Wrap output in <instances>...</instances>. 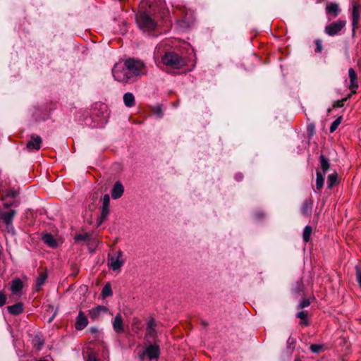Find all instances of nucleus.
<instances>
[{"label": "nucleus", "instance_id": "9b49d317", "mask_svg": "<svg viewBox=\"0 0 361 361\" xmlns=\"http://www.w3.org/2000/svg\"><path fill=\"white\" fill-rule=\"evenodd\" d=\"M109 309L104 305H98L89 310V316L92 320L98 319L102 314L107 313Z\"/></svg>", "mask_w": 361, "mask_h": 361}, {"label": "nucleus", "instance_id": "72a5a7b5", "mask_svg": "<svg viewBox=\"0 0 361 361\" xmlns=\"http://www.w3.org/2000/svg\"><path fill=\"white\" fill-rule=\"evenodd\" d=\"M307 315V314L305 311H301L297 314V317L300 318L302 320H304V324L308 325V322L306 320Z\"/></svg>", "mask_w": 361, "mask_h": 361}, {"label": "nucleus", "instance_id": "1a4fd4ad", "mask_svg": "<svg viewBox=\"0 0 361 361\" xmlns=\"http://www.w3.org/2000/svg\"><path fill=\"white\" fill-rule=\"evenodd\" d=\"M110 197L108 194L104 195L102 199V207L101 209V215L99 219L97 226H100L102 222L107 218L109 214Z\"/></svg>", "mask_w": 361, "mask_h": 361}, {"label": "nucleus", "instance_id": "58836bf2", "mask_svg": "<svg viewBox=\"0 0 361 361\" xmlns=\"http://www.w3.org/2000/svg\"><path fill=\"white\" fill-rule=\"evenodd\" d=\"M87 361H98V360L96 357V355L93 353H91L89 354Z\"/></svg>", "mask_w": 361, "mask_h": 361}, {"label": "nucleus", "instance_id": "0eeeda50", "mask_svg": "<svg viewBox=\"0 0 361 361\" xmlns=\"http://www.w3.org/2000/svg\"><path fill=\"white\" fill-rule=\"evenodd\" d=\"M16 214V211L12 209L9 212H2L1 214V219L6 225L5 230L11 234H14L15 230L13 226V220Z\"/></svg>", "mask_w": 361, "mask_h": 361}, {"label": "nucleus", "instance_id": "bb28decb", "mask_svg": "<svg viewBox=\"0 0 361 361\" xmlns=\"http://www.w3.org/2000/svg\"><path fill=\"white\" fill-rule=\"evenodd\" d=\"M312 231V230L311 226H306L305 227V228L303 230V233H302V238L305 243H307L310 240Z\"/></svg>", "mask_w": 361, "mask_h": 361}, {"label": "nucleus", "instance_id": "cd10ccee", "mask_svg": "<svg viewBox=\"0 0 361 361\" xmlns=\"http://www.w3.org/2000/svg\"><path fill=\"white\" fill-rule=\"evenodd\" d=\"M112 294H113V293H112L111 285L109 283H106L102 288V295L103 298L111 296V295H112Z\"/></svg>", "mask_w": 361, "mask_h": 361}, {"label": "nucleus", "instance_id": "dca6fc26", "mask_svg": "<svg viewBox=\"0 0 361 361\" xmlns=\"http://www.w3.org/2000/svg\"><path fill=\"white\" fill-rule=\"evenodd\" d=\"M124 192V187L119 181L115 183L111 190V197L114 200L120 198Z\"/></svg>", "mask_w": 361, "mask_h": 361}, {"label": "nucleus", "instance_id": "f257e3e1", "mask_svg": "<svg viewBox=\"0 0 361 361\" xmlns=\"http://www.w3.org/2000/svg\"><path fill=\"white\" fill-rule=\"evenodd\" d=\"M145 65L134 59H128L124 63H117L112 68V75L116 80L123 83H132L145 75Z\"/></svg>", "mask_w": 361, "mask_h": 361}, {"label": "nucleus", "instance_id": "6e6552de", "mask_svg": "<svg viewBox=\"0 0 361 361\" xmlns=\"http://www.w3.org/2000/svg\"><path fill=\"white\" fill-rule=\"evenodd\" d=\"M345 26V21L339 19L337 21L326 26L325 32L330 36H334L337 35Z\"/></svg>", "mask_w": 361, "mask_h": 361}, {"label": "nucleus", "instance_id": "37998d69", "mask_svg": "<svg viewBox=\"0 0 361 361\" xmlns=\"http://www.w3.org/2000/svg\"><path fill=\"white\" fill-rule=\"evenodd\" d=\"M13 204L11 203H4V208H8L10 207L11 206H12Z\"/></svg>", "mask_w": 361, "mask_h": 361}, {"label": "nucleus", "instance_id": "a211bd4d", "mask_svg": "<svg viewBox=\"0 0 361 361\" xmlns=\"http://www.w3.org/2000/svg\"><path fill=\"white\" fill-rule=\"evenodd\" d=\"M42 240L44 243L51 248H56L58 243L56 238L50 233L43 235Z\"/></svg>", "mask_w": 361, "mask_h": 361}, {"label": "nucleus", "instance_id": "c9c22d12", "mask_svg": "<svg viewBox=\"0 0 361 361\" xmlns=\"http://www.w3.org/2000/svg\"><path fill=\"white\" fill-rule=\"evenodd\" d=\"M315 44H316L315 51L318 52V53L321 52L322 50V48H323L322 41L320 39H316Z\"/></svg>", "mask_w": 361, "mask_h": 361}, {"label": "nucleus", "instance_id": "a19ab883", "mask_svg": "<svg viewBox=\"0 0 361 361\" xmlns=\"http://www.w3.org/2000/svg\"><path fill=\"white\" fill-rule=\"evenodd\" d=\"M90 331L92 334L97 333L98 331L96 327H92L90 329Z\"/></svg>", "mask_w": 361, "mask_h": 361}, {"label": "nucleus", "instance_id": "2eb2a0df", "mask_svg": "<svg viewBox=\"0 0 361 361\" xmlns=\"http://www.w3.org/2000/svg\"><path fill=\"white\" fill-rule=\"evenodd\" d=\"M113 329L117 334H122L124 331L123 319L121 314H117L112 322Z\"/></svg>", "mask_w": 361, "mask_h": 361}, {"label": "nucleus", "instance_id": "9d476101", "mask_svg": "<svg viewBox=\"0 0 361 361\" xmlns=\"http://www.w3.org/2000/svg\"><path fill=\"white\" fill-rule=\"evenodd\" d=\"M352 16L353 33L354 34L355 32V30L358 27V23L361 16V6L357 2H354L353 4Z\"/></svg>", "mask_w": 361, "mask_h": 361}, {"label": "nucleus", "instance_id": "f704fd0d", "mask_svg": "<svg viewBox=\"0 0 361 361\" xmlns=\"http://www.w3.org/2000/svg\"><path fill=\"white\" fill-rule=\"evenodd\" d=\"M89 236L87 234H78L75 235V239L78 241H86L88 239Z\"/></svg>", "mask_w": 361, "mask_h": 361}, {"label": "nucleus", "instance_id": "c756f323", "mask_svg": "<svg viewBox=\"0 0 361 361\" xmlns=\"http://www.w3.org/2000/svg\"><path fill=\"white\" fill-rule=\"evenodd\" d=\"M351 96H352V94H349L346 97H345V98H343V99H342L341 100L336 101L333 104V107L334 108H341V107H343V105H344V102H346L348 99H350L351 97Z\"/></svg>", "mask_w": 361, "mask_h": 361}, {"label": "nucleus", "instance_id": "4c0bfd02", "mask_svg": "<svg viewBox=\"0 0 361 361\" xmlns=\"http://www.w3.org/2000/svg\"><path fill=\"white\" fill-rule=\"evenodd\" d=\"M6 297L5 294L0 291V307L4 306L6 304Z\"/></svg>", "mask_w": 361, "mask_h": 361}, {"label": "nucleus", "instance_id": "c85d7f7f", "mask_svg": "<svg viewBox=\"0 0 361 361\" xmlns=\"http://www.w3.org/2000/svg\"><path fill=\"white\" fill-rule=\"evenodd\" d=\"M33 345L34 347L37 350H39L42 348L44 345V341L42 340V338L37 336L33 339Z\"/></svg>", "mask_w": 361, "mask_h": 361}, {"label": "nucleus", "instance_id": "2f4dec72", "mask_svg": "<svg viewBox=\"0 0 361 361\" xmlns=\"http://www.w3.org/2000/svg\"><path fill=\"white\" fill-rule=\"evenodd\" d=\"M310 350L314 353H320L324 350L323 345L314 344L310 346Z\"/></svg>", "mask_w": 361, "mask_h": 361}, {"label": "nucleus", "instance_id": "a18cd8bd", "mask_svg": "<svg viewBox=\"0 0 361 361\" xmlns=\"http://www.w3.org/2000/svg\"><path fill=\"white\" fill-rule=\"evenodd\" d=\"M308 128H309V129H310V130H312V129L314 128V126H308Z\"/></svg>", "mask_w": 361, "mask_h": 361}, {"label": "nucleus", "instance_id": "ea45409f", "mask_svg": "<svg viewBox=\"0 0 361 361\" xmlns=\"http://www.w3.org/2000/svg\"><path fill=\"white\" fill-rule=\"evenodd\" d=\"M302 289H303L302 284L300 282H298V288L295 289V292L298 293L302 291Z\"/></svg>", "mask_w": 361, "mask_h": 361}, {"label": "nucleus", "instance_id": "aec40b11", "mask_svg": "<svg viewBox=\"0 0 361 361\" xmlns=\"http://www.w3.org/2000/svg\"><path fill=\"white\" fill-rule=\"evenodd\" d=\"M23 282L20 279H16L11 281V290L16 294L19 293L23 288Z\"/></svg>", "mask_w": 361, "mask_h": 361}, {"label": "nucleus", "instance_id": "4468645a", "mask_svg": "<svg viewBox=\"0 0 361 361\" xmlns=\"http://www.w3.org/2000/svg\"><path fill=\"white\" fill-rule=\"evenodd\" d=\"M88 324L87 317L85 315L82 311H80L76 318L75 329L77 330H82Z\"/></svg>", "mask_w": 361, "mask_h": 361}, {"label": "nucleus", "instance_id": "473e14b6", "mask_svg": "<svg viewBox=\"0 0 361 361\" xmlns=\"http://www.w3.org/2000/svg\"><path fill=\"white\" fill-rule=\"evenodd\" d=\"M310 305V301L309 298H302L298 306V309H303L308 307Z\"/></svg>", "mask_w": 361, "mask_h": 361}, {"label": "nucleus", "instance_id": "e433bc0d", "mask_svg": "<svg viewBox=\"0 0 361 361\" xmlns=\"http://www.w3.org/2000/svg\"><path fill=\"white\" fill-rule=\"evenodd\" d=\"M18 193L16 190H10L7 192L6 196L12 197V198H16L18 196Z\"/></svg>", "mask_w": 361, "mask_h": 361}, {"label": "nucleus", "instance_id": "c03bdc74", "mask_svg": "<svg viewBox=\"0 0 361 361\" xmlns=\"http://www.w3.org/2000/svg\"><path fill=\"white\" fill-rule=\"evenodd\" d=\"M357 65H358L359 66H361V59L357 62Z\"/></svg>", "mask_w": 361, "mask_h": 361}, {"label": "nucleus", "instance_id": "39448f33", "mask_svg": "<svg viewBox=\"0 0 361 361\" xmlns=\"http://www.w3.org/2000/svg\"><path fill=\"white\" fill-rule=\"evenodd\" d=\"M108 266L114 271H119L124 264L123 252L121 250L117 251L114 255L108 256Z\"/></svg>", "mask_w": 361, "mask_h": 361}, {"label": "nucleus", "instance_id": "6ab92c4d", "mask_svg": "<svg viewBox=\"0 0 361 361\" xmlns=\"http://www.w3.org/2000/svg\"><path fill=\"white\" fill-rule=\"evenodd\" d=\"M326 12L329 15H332L333 17L336 18L340 13V8L337 4L331 3L328 4L326 7Z\"/></svg>", "mask_w": 361, "mask_h": 361}, {"label": "nucleus", "instance_id": "ddd939ff", "mask_svg": "<svg viewBox=\"0 0 361 361\" xmlns=\"http://www.w3.org/2000/svg\"><path fill=\"white\" fill-rule=\"evenodd\" d=\"M42 138L37 135H32L30 140L27 142L26 147L28 150H39L41 147Z\"/></svg>", "mask_w": 361, "mask_h": 361}, {"label": "nucleus", "instance_id": "49530a36", "mask_svg": "<svg viewBox=\"0 0 361 361\" xmlns=\"http://www.w3.org/2000/svg\"><path fill=\"white\" fill-rule=\"evenodd\" d=\"M36 361H47V360H42V359H41V360H36Z\"/></svg>", "mask_w": 361, "mask_h": 361}, {"label": "nucleus", "instance_id": "de8ad7c7", "mask_svg": "<svg viewBox=\"0 0 361 361\" xmlns=\"http://www.w3.org/2000/svg\"><path fill=\"white\" fill-rule=\"evenodd\" d=\"M52 319H53V318H52V317H51V318H50V319H49V322H51L52 321Z\"/></svg>", "mask_w": 361, "mask_h": 361}, {"label": "nucleus", "instance_id": "f3484780", "mask_svg": "<svg viewBox=\"0 0 361 361\" xmlns=\"http://www.w3.org/2000/svg\"><path fill=\"white\" fill-rule=\"evenodd\" d=\"M313 202L311 199H306L301 207V213L303 216H310L312 214Z\"/></svg>", "mask_w": 361, "mask_h": 361}, {"label": "nucleus", "instance_id": "412c9836", "mask_svg": "<svg viewBox=\"0 0 361 361\" xmlns=\"http://www.w3.org/2000/svg\"><path fill=\"white\" fill-rule=\"evenodd\" d=\"M7 309L9 313H11V314L18 315L23 312V305L21 302H18L13 305L8 306Z\"/></svg>", "mask_w": 361, "mask_h": 361}, {"label": "nucleus", "instance_id": "393cba45", "mask_svg": "<svg viewBox=\"0 0 361 361\" xmlns=\"http://www.w3.org/2000/svg\"><path fill=\"white\" fill-rule=\"evenodd\" d=\"M338 174L336 172H334L330 174L327 178V187L329 188H332L337 183Z\"/></svg>", "mask_w": 361, "mask_h": 361}, {"label": "nucleus", "instance_id": "20e7f679", "mask_svg": "<svg viewBox=\"0 0 361 361\" xmlns=\"http://www.w3.org/2000/svg\"><path fill=\"white\" fill-rule=\"evenodd\" d=\"M157 324L154 319H150L147 322L145 339L147 343H158V331L156 329Z\"/></svg>", "mask_w": 361, "mask_h": 361}, {"label": "nucleus", "instance_id": "a878e982", "mask_svg": "<svg viewBox=\"0 0 361 361\" xmlns=\"http://www.w3.org/2000/svg\"><path fill=\"white\" fill-rule=\"evenodd\" d=\"M324 178L320 171H317V179H316V188L319 190L322 188L324 185Z\"/></svg>", "mask_w": 361, "mask_h": 361}, {"label": "nucleus", "instance_id": "7c9ffc66", "mask_svg": "<svg viewBox=\"0 0 361 361\" xmlns=\"http://www.w3.org/2000/svg\"><path fill=\"white\" fill-rule=\"evenodd\" d=\"M341 121H342V117L340 116L338 118H337L331 125L330 126V132L331 133H334L336 129L338 127V126L340 125V123H341Z\"/></svg>", "mask_w": 361, "mask_h": 361}, {"label": "nucleus", "instance_id": "423d86ee", "mask_svg": "<svg viewBox=\"0 0 361 361\" xmlns=\"http://www.w3.org/2000/svg\"><path fill=\"white\" fill-rule=\"evenodd\" d=\"M137 23L143 30H152L156 27L155 21L146 13H141L137 17Z\"/></svg>", "mask_w": 361, "mask_h": 361}, {"label": "nucleus", "instance_id": "b1692460", "mask_svg": "<svg viewBox=\"0 0 361 361\" xmlns=\"http://www.w3.org/2000/svg\"><path fill=\"white\" fill-rule=\"evenodd\" d=\"M319 161L321 169L324 174H325L330 167L329 161L323 154L320 155Z\"/></svg>", "mask_w": 361, "mask_h": 361}, {"label": "nucleus", "instance_id": "f8f14e48", "mask_svg": "<svg viewBox=\"0 0 361 361\" xmlns=\"http://www.w3.org/2000/svg\"><path fill=\"white\" fill-rule=\"evenodd\" d=\"M348 77L350 79L349 89L351 91V94L356 93V90L358 88L357 75L356 72L353 68L348 69Z\"/></svg>", "mask_w": 361, "mask_h": 361}, {"label": "nucleus", "instance_id": "4be33fe9", "mask_svg": "<svg viewBox=\"0 0 361 361\" xmlns=\"http://www.w3.org/2000/svg\"><path fill=\"white\" fill-rule=\"evenodd\" d=\"M47 279V274L46 272H39L36 279V290H39L41 286L45 283Z\"/></svg>", "mask_w": 361, "mask_h": 361}, {"label": "nucleus", "instance_id": "f03ea898", "mask_svg": "<svg viewBox=\"0 0 361 361\" xmlns=\"http://www.w3.org/2000/svg\"><path fill=\"white\" fill-rule=\"evenodd\" d=\"M160 356V347L158 343H148L139 353L141 361H157Z\"/></svg>", "mask_w": 361, "mask_h": 361}, {"label": "nucleus", "instance_id": "79ce46f5", "mask_svg": "<svg viewBox=\"0 0 361 361\" xmlns=\"http://www.w3.org/2000/svg\"><path fill=\"white\" fill-rule=\"evenodd\" d=\"M243 178V176L241 174H239V175H236L235 176V179L237 180H240L241 179Z\"/></svg>", "mask_w": 361, "mask_h": 361}, {"label": "nucleus", "instance_id": "7ed1b4c3", "mask_svg": "<svg viewBox=\"0 0 361 361\" xmlns=\"http://www.w3.org/2000/svg\"><path fill=\"white\" fill-rule=\"evenodd\" d=\"M164 65L173 68H181L185 65V61L175 52H166L162 57Z\"/></svg>", "mask_w": 361, "mask_h": 361}, {"label": "nucleus", "instance_id": "5701e85b", "mask_svg": "<svg viewBox=\"0 0 361 361\" xmlns=\"http://www.w3.org/2000/svg\"><path fill=\"white\" fill-rule=\"evenodd\" d=\"M123 102L126 106L132 107L135 105V97L130 92H127L123 95Z\"/></svg>", "mask_w": 361, "mask_h": 361}]
</instances>
